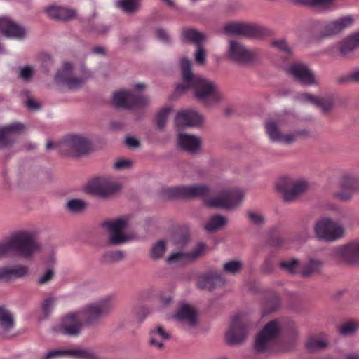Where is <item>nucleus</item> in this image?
<instances>
[{
  "instance_id": "nucleus-1",
  "label": "nucleus",
  "mask_w": 359,
  "mask_h": 359,
  "mask_svg": "<svg viewBox=\"0 0 359 359\" xmlns=\"http://www.w3.org/2000/svg\"><path fill=\"white\" fill-rule=\"evenodd\" d=\"M191 65V60L184 57L180 59L183 83L177 85L176 91L183 93L189 88L194 89L196 99L208 108L221 102L224 96L215 83L200 76L194 75Z\"/></svg>"
},
{
  "instance_id": "nucleus-2",
  "label": "nucleus",
  "mask_w": 359,
  "mask_h": 359,
  "mask_svg": "<svg viewBox=\"0 0 359 359\" xmlns=\"http://www.w3.org/2000/svg\"><path fill=\"white\" fill-rule=\"evenodd\" d=\"M40 249L41 246L33 232L19 231L0 242V259L9 255L30 259Z\"/></svg>"
},
{
  "instance_id": "nucleus-3",
  "label": "nucleus",
  "mask_w": 359,
  "mask_h": 359,
  "mask_svg": "<svg viewBox=\"0 0 359 359\" xmlns=\"http://www.w3.org/2000/svg\"><path fill=\"white\" fill-rule=\"evenodd\" d=\"M46 149H55L63 155L78 157L88 153L90 150V142L83 135L69 134L57 142L48 140Z\"/></svg>"
},
{
  "instance_id": "nucleus-4",
  "label": "nucleus",
  "mask_w": 359,
  "mask_h": 359,
  "mask_svg": "<svg viewBox=\"0 0 359 359\" xmlns=\"http://www.w3.org/2000/svg\"><path fill=\"white\" fill-rule=\"evenodd\" d=\"M282 327L278 320L266 323L255 338V348L257 352H275L279 348Z\"/></svg>"
},
{
  "instance_id": "nucleus-5",
  "label": "nucleus",
  "mask_w": 359,
  "mask_h": 359,
  "mask_svg": "<svg viewBox=\"0 0 359 359\" xmlns=\"http://www.w3.org/2000/svg\"><path fill=\"white\" fill-rule=\"evenodd\" d=\"M323 264L319 258L309 257L302 263L297 259L284 261L280 263V266L290 273H299L304 278H310L321 271Z\"/></svg>"
},
{
  "instance_id": "nucleus-6",
  "label": "nucleus",
  "mask_w": 359,
  "mask_h": 359,
  "mask_svg": "<svg viewBox=\"0 0 359 359\" xmlns=\"http://www.w3.org/2000/svg\"><path fill=\"white\" fill-rule=\"evenodd\" d=\"M286 121L285 117H280L271 118L266 123V132L271 142L291 144L298 136L306 133L305 130H296L294 133L283 134L280 129L285 125Z\"/></svg>"
},
{
  "instance_id": "nucleus-7",
  "label": "nucleus",
  "mask_w": 359,
  "mask_h": 359,
  "mask_svg": "<svg viewBox=\"0 0 359 359\" xmlns=\"http://www.w3.org/2000/svg\"><path fill=\"white\" fill-rule=\"evenodd\" d=\"M226 55L230 60L239 65H252L259 62L261 52L258 49H249L240 42L231 40Z\"/></svg>"
},
{
  "instance_id": "nucleus-8",
  "label": "nucleus",
  "mask_w": 359,
  "mask_h": 359,
  "mask_svg": "<svg viewBox=\"0 0 359 359\" xmlns=\"http://www.w3.org/2000/svg\"><path fill=\"white\" fill-rule=\"evenodd\" d=\"M314 232L320 240L327 242L335 241L344 236V229L342 225L329 217H324L316 222Z\"/></svg>"
},
{
  "instance_id": "nucleus-9",
  "label": "nucleus",
  "mask_w": 359,
  "mask_h": 359,
  "mask_svg": "<svg viewBox=\"0 0 359 359\" xmlns=\"http://www.w3.org/2000/svg\"><path fill=\"white\" fill-rule=\"evenodd\" d=\"M244 192L241 189L222 191L218 196L207 199L205 203L211 208L229 210L241 203Z\"/></svg>"
},
{
  "instance_id": "nucleus-10",
  "label": "nucleus",
  "mask_w": 359,
  "mask_h": 359,
  "mask_svg": "<svg viewBox=\"0 0 359 359\" xmlns=\"http://www.w3.org/2000/svg\"><path fill=\"white\" fill-rule=\"evenodd\" d=\"M308 187L304 180H294L288 177L280 178L276 183L277 189L286 202H291L304 193Z\"/></svg>"
},
{
  "instance_id": "nucleus-11",
  "label": "nucleus",
  "mask_w": 359,
  "mask_h": 359,
  "mask_svg": "<svg viewBox=\"0 0 359 359\" xmlns=\"http://www.w3.org/2000/svg\"><path fill=\"white\" fill-rule=\"evenodd\" d=\"M250 333V325L245 317L241 314L235 315L230 323L226 334V339L229 344L236 345L243 343Z\"/></svg>"
},
{
  "instance_id": "nucleus-12",
  "label": "nucleus",
  "mask_w": 359,
  "mask_h": 359,
  "mask_svg": "<svg viewBox=\"0 0 359 359\" xmlns=\"http://www.w3.org/2000/svg\"><path fill=\"white\" fill-rule=\"evenodd\" d=\"M339 189L333 194L334 198L347 202L352 199L354 194L359 191V175L344 173L338 180Z\"/></svg>"
},
{
  "instance_id": "nucleus-13",
  "label": "nucleus",
  "mask_w": 359,
  "mask_h": 359,
  "mask_svg": "<svg viewBox=\"0 0 359 359\" xmlns=\"http://www.w3.org/2000/svg\"><path fill=\"white\" fill-rule=\"evenodd\" d=\"M210 192L209 188L203 184L178 186L163 190V195L168 198H191L205 197Z\"/></svg>"
},
{
  "instance_id": "nucleus-14",
  "label": "nucleus",
  "mask_w": 359,
  "mask_h": 359,
  "mask_svg": "<svg viewBox=\"0 0 359 359\" xmlns=\"http://www.w3.org/2000/svg\"><path fill=\"white\" fill-rule=\"evenodd\" d=\"M112 102L117 108L132 109L147 106L149 100L140 93L122 90L114 94Z\"/></svg>"
},
{
  "instance_id": "nucleus-15",
  "label": "nucleus",
  "mask_w": 359,
  "mask_h": 359,
  "mask_svg": "<svg viewBox=\"0 0 359 359\" xmlns=\"http://www.w3.org/2000/svg\"><path fill=\"white\" fill-rule=\"evenodd\" d=\"M114 304L109 297L104 298L96 303L87 305L79 312L88 324H92L100 318L108 314L113 309Z\"/></svg>"
},
{
  "instance_id": "nucleus-16",
  "label": "nucleus",
  "mask_w": 359,
  "mask_h": 359,
  "mask_svg": "<svg viewBox=\"0 0 359 359\" xmlns=\"http://www.w3.org/2000/svg\"><path fill=\"white\" fill-rule=\"evenodd\" d=\"M227 35L242 36L247 38L259 39L266 34V29L257 25L246 23H229L223 28Z\"/></svg>"
},
{
  "instance_id": "nucleus-17",
  "label": "nucleus",
  "mask_w": 359,
  "mask_h": 359,
  "mask_svg": "<svg viewBox=\"0 0 359 359\" xmlns=\"http://www.w3.org/2000/svg\"><path fill=\"white\" fill-rule=\"evenodd\" d=\"M101 226L107 229L109 233V242L111 245H119L131 239L130 236L123 232L127 227V220L124 218L104 221Z\"/></svg>"
},
{
  "instance_id": "nucleus-18",
  "label": "nucleus",
  "mask_w": 359,
  "mask_h": 359,
  "mask_svg": "<svg viewBox=\"0 0 359 359\" xmlns=\"http://www.w3.org/2000/svg\"><path fill=\"white\" fill-rule=\"evenodd\" d=\"M354 23L355 18L351 15H344L334 20L325 22L321 25L322 31L318 36V39H323L337 35L353 26Z\"/></svg>"
},
{
  "instance_id": "nucleus-19",
  "label": "nucleus",
  "mask_w": 359,
  "mask_h": 359,
  "mask_svg": "<svg viewBox=\"0 0 359 359\" xmlns=\"http://www.w3.org/2000/svg\"><path fill=\"white\" fill-rule=\"evenodd\" d=\"M121 189V184L110 177H102L91 181L86 186L88 192L101 197H106Z\"/></svg>"
},
{
  "instance_id": "nucleus-20",
  "label": "nucleus",
  "mask_w": 359,
  "mask_h": 359,
  "mask_svg": "<svg viewBox=\"0 0 359 359\" xmlns=\"http://www.w3.org/2000/svg\"><path fill=\"white\" fill-rule=\"evenodd\" d=\"M287 72L295 81L304 86H316L318 84L313 72L305 64L294 62L287 69Z\"/></svg>"
},
{
  "instance_id": "nucleus-21",
  "label": "nucleus",
  "mask_w": 359,
  "mask_h": 359,
  "mask_svg": "<svg viewBox=\"0 0 359 359\" xmlns=\"http://www.w3.org/2000/svg\"><path fill=\"white\" fill-rule=\"evenodd\" d=\"M72 70V65L69 62H65L62 67L58 70L55 76V81L57 83L65 85L70 90L79 88L84 83L85 79L74 76Z\"/></svg>"
},
{
  "instance_id": "nucleus-22",
  "label": "nucleus",
  "mask_w": 359,
  "mask_h": 359,
  "mask_svg": "<svg viewBox=\"0 0 359 359\" xmlns=\"http://www.w3.org/2000/svg\"><path fill=\"white\" fill-rule=\"evenodd\" d=\"M297 99L302 103L311 104L318 107L324 114L329 113L334 108L335 102V96L333 94L319 97L309 93H302L297 96Z\"/></svg>"
},
{
  "instance_id": "nucleus-23",
  "label": "nucleus",
  "mask_w": 359,
  "mask_h": 359,
  "mask_svg": "<svg viewBox=\"0 0 359 359\" xmlns=\"http://www.w3.org/2000/svg\"><path fill=\"white\" fill-rule=\"evenodd\" d=\"M82 316L79 311L73 312L65 316L59 325V331L68 336H77L82 328Z\"/></svg>"
},
{
  "instance_id": "nucleus-24",
  "label": "nucleus",
  "mask_w": 359,
  "mask_h": 359,
  "mask_svg": "<svg viewBox=\"0 0 359 359\" xmlns=\"http://www.w3.org/2000/svg\"><path fill=\"white\" fill-rule=\"evenodd\" d=\"M205 121L204 116L194 109L181 111L175 117V125L178 128L201 127Z\"/></svg>"
},
{
  "instance_id": "nucleus-25",
  "label": "nucleus",
  "mask_w": 359,
  "mask_h": 359,
  "mask_svg": "<svg viewBox=\"0 0 359 359\" xmlns=\"http://www.w3.org/2000/svg\"><path fill=\"white\" fill-rule=\"evenodd\" d=\"M205 250L206 245L203 243H198L191 252H177L172 253L168 257L167 262L169 264H185L187 262L195 261L205 254Z\"/></svg>"
},
{
  "instance_id": "nucleus-26",
  "label": "nucleus",
  "mask_w": 359,
  "mask_h": 359,
  "mask_svg": "<svg viewBox=\"0 0 359 359\" xmlns=\"http://www.w3.org/2000/svg\"><path fill=\"white\" fill-rule=\"evenodd\" d=\"M333 255L348 263L359 262V241L350 242L335 248Z\"/></svg>"
},
{
  "instance_id": "nucleus-27",
  "label": "nucleus",
  "mask_w": 359,
  "mask_h": 359,
  "mask_svg": "<svg viewBox=\"0 0 359 359\" xmlns=\"http://www.w3.org/2000/svg\"><path fill=\"white\" fill-rule=\"evenodd\" d=\"M334 47L340 56L350 58L359 48V36L356 32H353L339 41Z\"/></svg>"
},
{
  "instance_id": "nucleus-28",
  "label": "nucleus",
  "mask_w": 359,
  "mask_h": 359,
  "mask_svg": "<svg viewBox=\"0 0 359 359\" xmlns=\"http://www.w3.org/2000/svg\"><path fill=\"white\" fill-rule=\"evenodd\" d=\"M0 34L7 38L22 39L26 35L25 27L15 23L8 17L0 18Z\"/></svg>"
},
{
  "instance_id": "nucleus-29",
  "label": "nucleus",
  "mask_w": 359,
  "mask_h": 359,
  "mask_svg": "<svg viewBox=\"0 0 359 359\" xmlns=\"http://www.w3.org/2000/svg\"><path fill=\"white\" fill-rule=\"evenodd\" d=\"M71 356L77 358L91 359V356H96L93 353L84 349H53L47 351L41 359H53L55 358Z\"/></svg>"
},
{
  "instance_id": "nucleus-30",
  "label": "nucleus",
  "mask_w": 359,
  "mask_h": 359,
  "mask_svg": "<svg viewBox=\"0 0 359 359\" xmlns=\"http://www.w3.org/2000/svg\"><path fill=\"white\" fill-rule=\"evenodd\" d=\"M46 14L52 19L68 21L76 17L77 11L74 8L50 6L46 9Z\"/></svg>"
},
{
  "instance_id": "nucleus-31",
  "label": "nucleus",
  "mask_w": 359,
  "mask_h": 359,
  "mask_svg": "<svg viewBox=\"0 0 359 359\" xmlns=\"http://www.w3.org/2000/svg\"><path fill=\"white\" fill-rule=\"evenodd\" d=\"M20 123H13L0 128V149L8 147L13 142L12 135L24 129Z\"/></svg>"
},
{
  "instance_id": "nucleus-32",
  "label": "nucleus",
  "mask_w": 359,
  "mask_h": 359,
  "mask_svg": "<svg viewBox=\"0 0 359 359\" xmlns=\"http://www.w3.org/2000/svg\"><path fill=\"white\" fill-rule=\"evenodd\" d=\"M224 284V280L221 274L217 272H210L201 275L197 280V286L201 289L212 290L217 286H221Z\"/></svg>"
},
{
  "instance_id": "nucleus-33",
  "label": "nucleus",
  "mask_w": 359,
  "mask_h": 359,
  "mask_svg": "<svg viewBox=\"0 0 359 359\" xmlns=\"http://www.w3.org/2000/svg\"><path fill=\"white\" fill-rule=\"evenodd\" d=\"M175 318L177 320L187 324L190 327H194L197 323L196 311L187 304H183L179 307Z\"/></svg>"
},
{
  "instance_id": "nucleus-34",
  "label": "nucleus",
  "mask_w": 359,
  "mask_h": 359,
  "mask_svg": "<svg viewBox=\"0 0 359 359\" xmlns=\"http://www.w3.org/2000/svg\"><path fill=\"white\" fill-rule=\"evenodd\" d=\"M179 147L189 154H196L200 149L201 139L193 135L179 134L177 137Z\"/></svg>"
},
{
  "instance_id": "nucleus-35",
  "label": "nucleus",
  "mask_w": 359,
  "mask_h": 359,
  "mask_svg": "<svg viewBox=\"0 0 359 359\" xmlns=\"http://www.w3.org/2000/svg\"><path fill=\"white\" fill-rule=\"evenodd\" d=\"M15 327L13 313L6 306L0 305V334H6Z\"/></svg>"
},
{
  "instance_id": "nucleus-36",
  "label": "nucleus",
  "mask_w": 359,
  "mask_h": 359,
  "mask_svg": "<svg viewBox=\"0 0 359 359\" xmlns=\"http://www.w3.org/2000/svg\"><path fill=\"white\" fill-rule=\"evenodd\" d=\"M149 334L150 345L157 348L158 349L163 348L164 342L168 340L170 337V334L161 325H158L154 330H151Z\"/></svg>"
},
{
  "instance_id": "nucleus-37",
  "label": "nucleus",
  "mask_w": 359,
  "mask_h": 359,
  "mask_svg": "<svg viewBox=\"0 0 359 359\" xmlns=\"http://www.w3.org/2000/svg\"><path fill=\"white\" fill-rule=\"evenodd\" d=\"M6 282L23 278L29 274V269L23 264L5 266Z\"/></svg>"
},
{
  "instance_id": "nucleus-38",
  "label": "nucleus",
  "mask_w": 359,
  "mask_h": 359,
  "mask_svg": "<svg viewBox=\"0 0 359 359\" xmlns=\"http://www.w3.org/2000/svg\"><path fill=\"white\" fill-rule=\"evenodd\" d=\"M329 344L327 335L320 333L316 336L309 337L306 347L310 351H316L327 347Z\"/></svg>"
},
{
  "instance_id": "nucleus-39",
  "label": "nucleus",
  "mask_w": 359,
  "mask_h": 359,
  "mask_svg": "<svg viewBox=\"0 0 359 359\" xmlns=\"http://www.w3.org/2000/svg\"><path fill=\"white\" fill-rule=\"evenodd\" d=\"M182 40L187 43L196 44L200 46L201 43L205 40V36L203 33L194 29H188L182 32Z\"/></svg>"
},
{
  "instance_id": "nucleus-40",
  "label": "nucleus",
  "mask_w": 359,
  "mask_h": 359,
  "mask_svg": "<svg viewBox=\"0 0 359 359\" xmlns=\"http://www.w3.org/2000/svg\"><path fill=\"white\" fill-rule=\"evenodd\" d=\"M227 223V219L225 217L215 215L211 217L210 220L205 224L204 228L208 233H212L220 230Z\"/></svg>"
},
{
  "instance_id": "nucleus-41",
  "label": "nucleus",
  "mask_w": 359,
  "mask_h": 359,
  "mask_svg": "<svg viewBox=\"0 0 359 359\" xmlns=\"http://www.w3.org/2000/svg\"><path fill=\"white\" fill-rule=\"evenodd\" d=\"M115 5L126 13H133L138 10L140 0H117Z\"/></svg>"
},
{
  "instance_id": "nucleus-42",
  "label": "nucleus",
  "mask_w": 359,
  "mask_h": 359,
  "mask_svg": "<svg viewBox=\"0 0 359 359\" xmlns=\"http://www.w3.org/2000/svg\"><path fill=\"white\" fill-rule=\"evenodd\" d=\"M166 249L165 242L163 240L157 241L155 244H154L151 249V257L153 259H158L161 258Z\"/></svg>"
},
{
  "instance_id": "nucleus-43",
  "label": "nucleus",
  "mask_w": 359,
  "mask_h": 359,
  "mask_svg": "<svg viewBox=\"0 0 359 359\" xmlns=\"http://www.w3.org/2000/svg\"><path fill=\"white\" fill-rule=\"evenodd\" d=\"M189 240V231L186 227H182L180 231L175 233L172 237L173 243L175 245L182 246Z\"/></svg>"
},
{
  "instance_id": "nucleus-44",
  "label": "nucleus",
  "mask_w": 359,
  "mask_h": 359,
  "mask_svg": "<svg viewBox=\"0 0 359 359\" xmlns=\"http://www.w3.org/2000/svg\"><path fill=\"white\" fill-rule=\"evenodd\" d=\"M86 206V203L81 199H72L66 203V208L72 212L82 211Z\"/></svg>"
},
{
  "instance_id": "nucleus-45",
  "label": "nucleus",
  "mask_w": 359,
  "mask_h": 359,
  "mask_svg": "<svg viewBox=\"0 0 359 359\" xmlns=\"http://www.w3.org/2000/svg\"><path fill=\"white\" fill-rule=\"evenodd\" d=\"M243 266L241 262L238 260H231L224 264V271L231 274L238 273Z\"/></svg>"
},
{
  "instance_id": "nucleus-46",
  "label": "nucleus",
  "mask_w": 359,
  "mask_h": 359,
  "mask_svg": "<svg viewBox=\"0 0 359 359\" xmlns=\"http://www.w3.org/2000/svg\"><path fill=\"white\" fill-rule=\"evenodd\" d=\"M171 111L169 107L161 109L156 116V124L159 129L162 130L165 126L168 114Z\"/></svg>"
},
{
  "instance_id": "nucleus-47",
  "label": "nucleus",
  "mask_w": 359,
  "mask_h": 359,
  "mask_svg": "<svg viewBox=\"0 0 359 359\" xmlns=\"http://www.w3.org/2000/svg\"><path fill=\"white\" fill-rule=\"evenodd\" d=\"M123 257L124 253L122 251L109 252L103 256V261L107 263H114L122 260Z\"/></svg>"
},
{
  "instance_id": "nucleus-48",
  "label": "nucleus",
  "mask_w": 359,
  "mask_h": 359,
  "mask_svg": "<svg viewBox=\"0 0 359 359\" xmlns=\"http://www.w3.org/2000/svg\"><path fill=\"white\" fill-rule=\"evenodd\" d=\"M338 81L340 83H359V69L353 71L348 75L339 77Z\"/></svg>"
},
{
  "instance_id": "nucleus-49",
  "label": "nucleus",
  "mask_w": 359,
  "mask_h": 359,
  "mask_svg": "<svg viewBox=\"0 0 359 359\" xmlns=\"http://www.w3.org/2000/svg\"><path fill=\"white\" fill-rule=\"evenodd\" d=\"M56 299L50 297L46 299L41 304V309L45 317H48L53 311Z\"/></svg>"
},
{
  "instance_id": "nucleus-50",
  "label": "nucleus",
  "mask_w": 359,
  "mask_h": 359,
  "mask_svg": "<svg viewBox=\"0 0 359 359\" xmlns=\"http://www.w3.org/2000/svg\"><path fill=\"white\" fill-rule=\"evenodd\" d=\"M358 326L353 322L346 323L340 327L339 331L342 335H349L355 332Z\"/></svg>"
},
{
  "instance_id": "nucleus-51",
  "label": "nucleus",
  "mask_w": 359,
  "mask_h": 359,
  "mask_svg": "<svg viewBox=\"0 0 359 359\" xmlns=\"http://www.w3.org/2000/svg\"><path fill=\"white\" fill-rule=\"evenodd\" d=\"M110 27L102 24H97L90 27L89 32L95 35H103L109 32Z\"/></svg>"
},
{
  "instance_id": "nucleus-52",
  "label": "nucleus",
  "mask_w": 359,
  "mask_h": 359,
  "mask_svg": "<svg viewBox=\"0 0 359 359\" xmlns=\"http://www.w3.org/2000/svg\"><path fill=\"white\" fill-rule=\"evenodd\" d=\"M156 38L163 43L168 44L170 43V37L168 33L163 29L158 28L156 30Z\"/></svg>"
},
{
  "instance_id": "nucleus-53",
  "label": "nucleus",
  "mask_w": 359,
  "mask_h": 359,
  "mask_svg": "<svg viewBox=\"0 0 359 359\" xmlns=\"http://www.w3.org/2000/svg\"><path fill=\"white\" fill-rule=\"evenodd\" d=\"M54 276V271L53 269H47L45 273L37 279L39 285H44L48 283Z\"/></svg>"
},
{
  "instance_id": "nucleus-54",
  "label": "nucleus",
  "mask_w": 359,
  "mask_h": 359,
  "mask_svg": "<svg viewBox=\"0 0 359 359\" xmlns=\"http://www.w3.org/2000/svg\"><path fill=\"white\" fill-rule=\"evenodd\" d=\"M271 45L286 54H290L291 53V48L288 46L285 39L275 41L272 42Z\"/></svg>"
},
{
  "instance_id": "nucleus-55",
  "label": "nucleus",
  "mask_w": 359,
  "mask_h": 359,
  "mask_svg": "<svg viewBox=\"0 0 359 359\" xmlns=\"http://www.w3.org/2000/svg\"><path fill=\"white\" fill-rule=\"evenodd\" d=\"M33 68L29 66H26L20 69V76L25 80L29 81L33 74Z\"/></svg>"
},
{
  "instance_id": "nucleus-56",
  "label": "nucleus",
  "mask_w": 359,
  "mask_h": 359,
  "mask_svg": "<svg viewBox=\"0 0 359 359\" xmlns=\"http://www.w3.org/2000/svg\"><path fill=\"white\" fill-rule=\"evenodd\" d=\"M248 217L252 222L255 224L259 225L263 223V216L257 212L250 211L248 212Z\"/></svg>"
},
{
  "instance_id": "nucleus-57",
  "label": "nucleus",
  "mask_w": 359,
  "mask_h": 359,
  "mask_svg": "<svg viewBox=\"0 0 359 359\" xmlns=\"http://www.w3.org/2000/svg\"><path fill=\"white\" fill-rule=\"evenodd\" d=\"M198 47V48L195 54V59L197 63L203 64L205 60V51L200 46Z\"/></svg>"
},
{
  "instance_id": "nucleus-58",
  "label": "nucleus",
  "mask_w": 359,
  "mask_h": 359,
  "mask_svg": "<svg viewBox=\"0 0 359 359\" xmlns=\"http://www.w3.org/2000/svg\"><path fill=\"white\" fill-rule=\"evenodd\" d=\"M131 165V162L128 160H120L116 161L114 166L117 170H123L129 168Z\"/></svg>"
},
{
  "instance_id": "nucleus-59",
  "label": "nucleus",
  "mask_w": 359,
  "mask_h": 359,
  "mask_svg": "<svg viewBox=\"0 0 359 359\" xmlns=\"http://www.w3.org/2000/svg\"><path fill=\"white\" fill-rule=\"evenodd\" d=\"M125 142L128 147L132 148L137 147L140 145L138 140L133 137L126 138Z\"/></svg>"
},
{
  "instance_id": "nucleus-60",
  "label": "nucleus",
  "mask_w": 359,
  "mask_h": 359,
  "mask_svg": "<svg viewBox=\"0 0 359 359\" xmlns=\"http://www.w3.org/2000/svg\"><path fill=\"white\" fill-rule=\"evenodd\" d=\"M26 106L30 110H36L40 108L39 104L32 99H28L27 100Z\"/></svg>"
},
{
  "instance_id": "nucleus-61",
  "label": "nucleus",
  "mask_w": 359,
  "mask_h": 359,
  "mask_svg": "<svg viewBox=\"0 0 359 359\" xmlns=\"http://www.w3.org/2000/svg\"><path fill=\"white\" fill-rule=\"evenodd\" d=\"M6 282L5 266L0 267V283Z\"/></svg>"
},
{
  "instance_id": "nucleus-62",
  "label": "nucleus",
  "mask_w": 359,
  "mask_h": 359,
  "mask_svg": "<svg viewBox=\"0 0 359 359\" xmlns=\"http://www.w3.org/2000/svg\"><path fill=\"white\" fill-rule=\"evenodd\" d=\"M92 52L95 54L103 55L104 54V49L102 47H95L92 50Z\"/></svg>"
},
{
  "instance_id": "nucleus-63",
  "label": "nucleus",
  "mask_w": 359,
  "mask_h": 359,
  "mask_svg": "<svg viewBox=\"0 0 359 359\" xmlns=\"http://www.w3.org/2000/svg\"><path fill=\"white\" fill-rule=\"evenodd\" d=\"M145 88V85L143 83H137L134 86L135 90H141Z\"/></svg>"
},
{
  "instance_id": "nucleus-64",
  "label": "nucleus",
  "mask_w": 359,
  "mask_h": 359,
  "mask_svg": "<svg viewBox=\"0 0 359 359\" xmlns=\"http://www.w3.org/2000/svg\"><path fill=\"white\" fill-rule=\"evenodd\" d=\"M346 359H359V355L357 354H349L346 357Z\"/></svg>"
}]
</instances>
